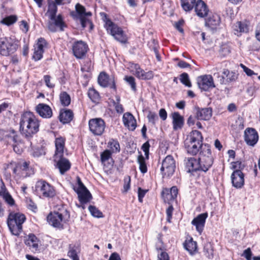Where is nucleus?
<instances>
[{"label": "nucleus", "mask_w": 260, "mask_h": 260, "mask_svg": "<svg viewBox=\"0 0 260 260\" xmlns=\"http://www.w3.org/2000/svg\"><path fill=\"white\" fill-rule=\"evenodd\" d=\"M213 161L210 146L208 144H204L200 152L198 159L194 157L188 158L186 166L189 172L202 171L206 172L211 167Z\"/></svg>", "instance_id": "1"}, {"label": "nucleus", "mask_w": 260, "mask_h": 260, "mask_svg": "<svg viewBox=\"0 0 260 260\" xmlns=\"http://www.w3.org/2000/svg\"><path fill=\"white\" fill-rule=\"evenodd\" d=\"M20 131L26 138H31L39 131L40 122L33 113L25 112L21 116Z\"/></svg>", "instance_id": "2"}, {"label": "nucleus", "mask_w": 260, "mask_h": 260, "mask_svg": "<svg viewBox=\"0 0 260 260\" xmlns=\"http://www.w3.org/2000/svg\"><path fill=\"white\" fill-rule=\"evenodd\" d=\"M55 152L53 156L54 162L59 169L61 174H63L71 168L69 161L63 157L65 139L62 137L55 139Z\"/></svg>", "instance_id": "3"}, {"label": "nucleus", "mask_w": 260, "mask_h": 260, "mask_svg": "<svg viewBox=\"0 0 260 260\" xmlns=\"http://www.w3.org/2000/svg\"><path fill=\"white\" fill-rule=\"evenodd\" d=\"M56 5L54 2L49 3L46 14L50 19L48 23V28L52 32L56 31L57 28H59L60 31H63L64 28L67 26L63 20L61 15L59 14L57 16H56L57 11Z\"/></svg>", "instance_id": "4"}, {"label": "nucleus", "mask_w": 260, "mask_h": 260, "mask_svg": "<svg viewBox=\"0 0 260 260\" xmlns=\"http://www.w3.org/2000/svg\"><path fill=\"white\" fill-rule=\"evenodd\" d=\"M203 137L200 132L192 131L184 142L185 148L188 154L196 155L204 145L203 144Z\"/></svg>", "instance_id": "5"}, {"label": "nucleus", "mask_w": 260, "mask_h": 260, "mask_svg": "<svg viewBox=\"0 0 260 260\" xmlns=\"http://www.w3.org/2000/svg\"><path fill=\"white\" fill-rule=\"evenodd\" d=\"M26 219L25 215L20 212L10 211L7 223L11 233L18 236L22 231V224Z\"/></svg>", "instance_id": "6"}, {"label": "nucleus", "mask_w": 260, "mask_h": 260, "mask_svg": "<svg viewBox=\"0 0 260 260\" xmlns=\"http://www.w3.org/2000/svg\"><path fill=\"white\" fill-rule=\"evenodd\" d=\"M18 47L16 41L10 37L0 38V54L8 56L16 51Z\"/></svg>", "instance_id": "7"}, {"label": "nucleus", "mask_w": 260, "mask_h": 260, "mask_svg": "<svg viewBox=\"0 0 260 260\" xmlns=\"http://www.w3.org/2000/svg\"><path fill=\"white\" fill-rule=\"evenodd\" d=\"M70 215L67 210L62 212H54L50 213L47 216V221L49 223L55 228H62V222H66L70 219Z\"/></svg>", "instance_id": "8"}, {"label": "nucleus", "mask_w": 260, "mask_h": 260, "mask_svg": "<svg viewBox=\"0 0 260 260\" xmlns=\"http://www.w3.org/2000/svg\"><path fill=\"white\" fill-rule=\"evenodd\" d=\"M105 27L108 31L115 40L122 44L127 43V38L121 28L114 23L110 20H107L105 23Z\"/></svg>", "instance_id": "9"}, {"label": "nucleus", "mask_w": 260, "mask_h": 260, "mask_svg": "<svg viewBox=\"0 0 260 260\" xmlns=\"http://www.w3.org/2000/svg\"><path fill=\"white\" fill-rule=\"evenodd\" d=\"M35 190L37 193L45 198H52L56 194L54 187L44 180H40L36 182Z\"/></svg>", "instance_id": "10"}, {"label": "nucleus", "mask_w": 260, "mask_h": 260, "mask_svg": "<svg viewBox=\"0 0 260 260\" xmlns=\"http://www.w3.org/2000/svg\"><path fill=\"white\" fill-rule=\"evenodd\" d=\"M176 161L173 156L167 155L162 161L160 172L163 178L170 177L175 171Z\"/></svg>", "instance_id": "11"}, {"label": "nucleus", "mask_w": 260, "mask_h": 260, "mask_svg": "<svg viewBox=\"0 0 260 260\" xmlns=\"http://www.w3.org/2000/svg\"><path fill=\"white\" fill-rule=\"evenodd\" d=\"M219 69H220L219 67H216L213 69V71L214 72V76L218 78V81L221 84H225V81L228 82L234 81L237 78V76L235 72H230L227 69L223 70V75L220 76L218 72Z\"/></svg>", "instance_id": "12"}, {"label": "nucleus", "mask_w": 260, "mask_h": 260, "mask_svg": "<svg viewBox=\"0 0 260 260\" xmlns=\"http://www.w3.org/2000/svg\"><path fill=\"white\" fill-rule=\"evenodd\" d=\"M88 125L91 132L97 136H100L103 133L106 126L104 120L101 118L89 120Z\"/></svg>", "instance_id": "13"}, {"label": "nucleus", "mask_w": 260, "mask_h": 260, "mask_svg": "<svg viewBox=\"0 0 260 260\" xmlns=\"http://www.w3.org/2000/svg\"><path fill=\"white\" fill-rule=\"evenodd\" d=\"M75 9L82 27L85 28L87 23H90L91 25H92L91 21L88 18V17L91 16V12H86L85 8L79 3L76 5ZM76 17H77V16Z\"/></svg>", "instance_id": "14"}, {"label": "nucleus", "mask_w": 260, "mask_h": 260, "mask_svg": "<svg viewBox=\"0 0 260 260\" xmlns=\"http://www.w3.org/2000/svg\"><path fill=\"white\" fill-rule=\"evenodd\" d=\"M72 50L74 56L77 58L81 59L85 56L88 50V47L87 44L84 42L77 41L73 44Z\"/></svg>", "instance_id": "15"}, {"label": "nucleus", "mask_w": 260, "mask_h": 260, "mask_svg": "<svg viewBox=\"0 0 260 260\" xmlns=\"http://www.w3.org/2000/svg\"><path fill=\"white\" fill-rule=\"evenodd\" d=\"M197 83L199 87L204 91H208L215 87L213 79L211 75H204L198 77Z\"/></svg>", "instance_id": "16"}, {"label": "nucleus", "mask_w": 260, "mask_h": 260, "mask_svg": "<svg viewBox=\"0 0 260 260\" xmlns=\"http://www.w3.org/2000/svg\"><path fill=\"white\" fill-rule=\"evenodd\" d=\"M244 140L246 144L253 146L258 140V135L253 128H247L244 131Z\"/></svg>", "instance_id": "17"}, {"label": "nucleus", "mask_w": 260, "mask_h": 260, "mask_svg": "<svg viewBox=\"0 0 260 260\" xmlns=\"http://www.w3.org/2000/svg\"><path fill=\"white\" fill-rule=\"evenodd\" d=\"M98 83L103 87L109 86L111 88L116 90V85L113 77H110L105 72H102L98 77Z\"/></svg>", "instance_id": "18"}, {"label": "nucleus", "mask_w": 260, "mask_h": 260, "mask_svg": "<svg viewBox=\"0 0 260 260\" xmlns=\"http://www.w3.org/2000/svg\"><path fill=\"white\" fill-rule=\"evenodd\" d=\"M17 138L18 136L14 129L10 131L0 129V140L7 144L11 142H17Z\"/></svg>", "instance_id": "19"}, {"label": "nucleus", "mask_w": 260, "mask_h": 260, "mask_svg": "<svg viewBox=\"0 0 260 260\" xmlns=\"http://www.w3.org/2000/svg\"><path fill=\"white\" fill-rule=\"evenodd\" d=\"M244 175L240 170L234 171L231 175L233 186L237 188H241L244 184Z\"/></svg>", "instance_id": "20"}, {"label": "nucleus", "mask_w": 260, "mask_h": 260, "mask_svg": "<svg viewBox=\"0 0 260 260\" xmlns=\"http://www.w3.org/2000/svg\"><path fill=\"white\" fill-rule=\"evenodd\" d=\"M194 11L198 17L205 18L208 15L209 9L204 1L198 0L194 5Z\"/></svg>", "instance_id": "21"}, {"label": "nucleus", "mask_w": 260, "mask_h": 260, "mask_svg": "<svg viewBox=\"0 0 260 260\" xmlns=\"http://www.w3.org/2000/svg\"><path fill=\"white\" fill-rule=\"evenodd\" d=\"M208 217L207 213L198 215L191 221V224L196 226V230L201 234L205 226L206 219Z\"/></svg>", "instance_id": "22"}, {"label": "nucleus", "mask_w": 260, "mask_h": 260, "mask_svg": "<svg viewBox=\"0 0 260 260\" xmlns=\"http://www.w3.org/2000/svg\"><path fill=\"white\" fill-rule=\"evenodd\" d=\"M37 113L42 117L49 118L52 116L51 108L47 105L40 103L36 107Z\"/></svg>", "instance_id": "23"}, {"label": "nucleus", "mask_w": 260, "mask_h": 260, "mask_svg": "<svg viewBox=\"0 0 260 260\" xmlns=\"http://www.w3.org/2000/svg\"><path fill=\"white\" fill-rule=\"evenodd\" d=\"M124 125L127 127L129 129L134 131L137 126L136 120L134 116L130 113H124L122 117Z\"/></svg>", "instance_id": "24"}, {"label": "nucleus", "mask_w": 260, "mask_h": 260, "mask_svg": "<svg viewBox=\"0 0 260 260\" xmlns=\"http://www.w3.org/2000/svg\"><path fill=\"white\" fill-rule=\"evenodd\" d=\"M221 22L220 17L217 14H213L205 21V25L212 29H215Z\"/></svg>", "instance_id": "25"}, {"label": "nucleus", "mask_w": 260, "mask_h": 260, "mask_svg": "<svg viewBox=\"0 0 260 260\" xmlns=\"http://www.w3.org/2000/svg\"><path fill=\"white\" fill-rule=\"evenodd\" d=\"M172 123L174 130L181 129L184 124V118L178 112L172 114Z\"/></svg>", "instance_id": "26"}, {"label": "nucleus", "mask_w": 260, "mask_h": 260, "mask_svg": "<svg viewBox=\"0 0 260 260\" xmlns=\"http://www.w3.org/2000/svg\"><path fill=\"white\" fill-rule=\"evenodd\" d=\"M212 116V110L210 108L197 109L196 118L198 120H208Z\"/></svg>", "instance_id": "27"}, {"label": "nucleus", "mask_w": 260, "mask_h": 260, "mask_svg": "<svg viewBox=\"0 0 260 260\" xmlns=\"http://www.w3.org/2000/svg\"><path fill=\"white\" fill-rule=\"evenodd\" d=\"M74 114L72 110L70 109L61 110L60 111L59 119L62 123H68L72 120Z\"/></svg>", "instance_id": "28"}, {"label": "nucleus", "mask_w": 260, "mask_h": 260, "mask_svg": "<svg viewBox=\"0 0 260 260\" xmlns=\"http://www.w3.org/2000/svg\"><path fill=\"white\" fill-rule=\"evenodd\" d=\"M135 76L140 79L149 80L153 78V73L152 72H145V71L141 69L138 64L135 65Z\"/></svg>", "instance_id": "29"}, {"label": "nucleus", "mask_w": 260, "mask_h": 260, "mask_svg": "<svg viewBox=\"0 0 260 260\" xmlns=\"http://www.w3.org/2000/svg\"><path fill=\"white\" fill-rule=\"evenodd\" d=\"M233 30L235 35L240 36L242 33H247L248 32L249 26L244 22L238 21L234 24Z\"/></svg>", "instance_id": "30"}, {"label": "nucleus", "mask_w": 260, "mask_h": 260, "mask_svg": "<svg viewBox=\"0 0 260 260\" xmlns=\"http://www.w3.org/2000/svg\"><path fill=\"white\" fill-rule=\"evenodd\" d=\"M76 192L80 202L82 204L89 202L92 198V196L87 189L78 190Z\"/></svg>", "instance_id": "31"}, {"label": "nucleus", "mask_w": 260, "mask_h": 260, "mask_svg": "<svg viewBox=\"0 0 260 260\" xmlns=\"http://www.w3.org/2000/svg\"><path fill=\"white\" fill-rule=\"evenodd\" d=\"M196 2V0H181V5L185 11L189 12L194 8Z\"/></svg>", "instance_id": "32"}, {"label": "nucleus", "mask_w": 260, "mask_h": 260, "mask_svg": "<svg viewBox=\"0 0 260 260\" xmlns=\"http://www.w3.org/2000/svg\"><path fill=\"white\" fill-rule=\"evenodd\" d=\"M184 247L190 254H193L197 249V242L193 241L191 238L188 241H185V243H184Z\"/></svg>", "instance_id": "33"}, {"label": "nucleus", "mask_w": 260, "mask_h": 260, "mask_svg": "<svg viewBox=\"0 0 260 260\" xmlns=\"http://www.w3.org/2000/svg\"><path fill=\"white\" fill-rule=\"evenodd\" d=\"M203 253L208 259H211L213 258V246L211 243L208 242L205 244Z\"/></svg>", "instance_id": "34"}, {"label": "nucleus", "mask_w": 260, "mask_h": 260, "mask_svg": "<svg viewBox=\"0 0 260 260\" xmlns=\"http://www.w3.org/2000/svg\"><path fill=\"white\" fill-rule=\"evenodd\" d=\"M59 99L61 105L63 106H68L71 103L70 96L66 91H63L60 93Z\"/></svg>", "instance_id": "35"}, {"label": "nucleus", "mask_w": 260, "mask_h": 260, "mask_svg": "<svg viewBox=\"0 0 260 260\" xmlns=\"http://www.w3.org/2000/svg\"><path fill=\"white\" fill-rule=\"evenodd\" d=\"M88 96L93 103H98L100 99L99 92L92 88L89 89Z\"/></svg>", "instance_id": "36"}, {"label": "nucleus", "mask_w": 260, "mask_h": 260, "mask_svg": "<svg viewBox=\"0 0 260 260\" xmlns=\"http://www.w3.org/2000/svg\"><path fill=\"white\" fill-rule=\"evenodd\" d=\"M37 242V238L34 234H30L28 239L25 241V244L37 249L38 247Z\"/></svg>", "instance_id": "37"}, {"label": "nucleus", "mask_w": 260, "mask_h": 260, "mask_svg": "<svg viewBox=\"0 0 260 260\" xmlns=\"http://www.w3.org/2000/svg\"><path fill=\"white\" fill-rule=\"evenodd\" d=\"M108 147L113 153L118 152L120 151V145L118 141L111 139L108 142Z\"/></svg>", "instance_id": "38"}, {"label": "nucleus", "mask_w": 260, "mask_h": 260, "mask_svg": "<svg viewBox=\"0 0 260 260\" xmlns=\"http://www.w3.org/2000/svg\"><path fill=\"white\" fill-rule=\"evenodd\" d=\"M138 161L139 164V169L141 172L144 174L147 171V167L143 156L141 154L138 156Z\"/></svg>", "instance_id": "39"}, {"label": "nucleus", "mask_w": 260, "mask_h": 260, "mask_svg": "<svg viewBox=\"0 0 260 260\" xmlns=\"http://www.w3.org/2000/svg\"><path fill=\"white\" fill-rule=\"evenodd\" d=\"M29 164L27 162H22L21 178H25L29 176Z\"/></svg>", "instance_id": "40"}, {"label": "nucleus", "mask_w": 260, "mask_h": 260, "mask_svg": "<svg viewBox=\"0 0 260 260\" xmlns=\"http://www.w3.org/2000/svg\"><path fill=\"white\" fill-rule=\"evenodd\" d=\"M180 80L181 82L186 86L190 87L191 83L190 81L188 75L186 73H183L180 75Z\"/></svg>", "instance_id": "41"}, {"label": "nucleus", "mask_w": 260, "mask_h": 260, "mask_svg": "<svg viewBox=\"0 0 260 260\" xmlns=\"http://www.w3.org/2000/svg\"><path fill=\"white\" fill-rule=\"evenodd\" d=\"M88 209L91 214L95 217L101 218L103 217V214L98 208L95 206L90 205L88 207Z\"/></svg>", "instance_id": "42"}, {"label": "nucleus", "mask_w": 260, "mask_h": 260, "mask_svg": "<svg viewBox=\"0 0 260 260\" xmlns=\"http://www.w3.org/2000/svg\"><path fill=\"white\" fill-rule=\"evenodd\" d=\"M147 117L149 122L151 123L152 125H155L156 122L158 120L157 114L151 111H149Z\"/></svg>", "instance_id": "43"}, {"label": "nucleus", "mask_w": 260, "mask_h": 260, "mask_svg": "<svg viewBox=\"0 0 260 260\" xmlns=\"http://www.w3.org/2000/svg\"><path fill=\"white\" fill-rule=\"evenodd\" d=\"M17 18L15 15H11L3 19L1 22L7 25L13 24L17 21Z\"/></svg>", "instance_id": "44"}, {"label": "nucleus", "mask_w": 260, "mask_h": 260, "mask_svg": "<svg viewBox=\"0 0 260 260\" xmlns=\"http://www.w3.org/2000/svg\"><path fill=\"white\" fill-rule=\"evenodd\" d=\"M168 188H164L161 192V196L165 202H169L170 201L174 200V199H172L171 193Z\"/></svg>", "instance_id": "45"}, {"label": "nucleus", "mask_w": 260, "mask_h": 260, "mask_svg": "<svg viewBox=\"0 0 260 260\" xmlns=\"http://www.w3.org/2000/svg\"><path fill=\"white\" fill-rule=\"evenodd\" d=\"M44 52V50H40V49H37L35 48L34 55L32 56L33 59L35 61L40 60L43 57V54Z\"/></svg>", "instance_id": "46"}, {"label": "nucleus", "mask_w": 260, "mask_h": 260, "mask_svg": "<svg viewBox=\"0 0 260 260\" xmlns=\"http://www.w3.org/2000/svg\"><path fill=\"white\" fill-rule=\"evenodd\" d=\"M47 46V42L46 40L43 38H40L38 39L37 43L34 46L35 48L40 49V50H44V48Z\"/></svg>", "instance_id": "47"}, {"label": "nucleus", "mask_w": 260, "mask_h": 260, "mask_svg": "<svg viewBox=\"0 0 260 260\" xmlns=\"http://www.w3.org/2000/svg\"><path fill=\"white\" fill-rule=\"evenodd\" d=\"M68 254L70 257L72 258L73 260H79L77 255V248L75 247L70 248Z\"/></svg>", "instance_id": "48"}, {"label": "nucleus", "mask_w": 260, "mask_h": 260, "mask_svg": "<svg viewBox=\"0 0 260 260\" xmlns=\"http://www.w3.org/2000/svg\"><path fill=\"white\" fill-rule=\"evenodd\" d=\"M12 170L14 174L21 178V173H22V163L19 162L15 165V167L12 168Z\"/></svg>", "instance_id": "49"}, {"label": "nucleus", "mask_w": 260, "mask_h": 260, "mask_svg": "<svg viewBox=\"0 0 260 260\" xmlns=\"http://www.w3.org/2000/svg\"><path fill=\"white\" fill-rule=\"evenodd\" d=\"M125 80L131 85L132 89L135 91L136 90V85L135 78L132 76H126Z\"/></svg>", "instance_id": "50"}, {"label": "nucleus", "mask_w": 260, "mask_h": 260, "mask_svg": "<svg viewBox=\"0 0 260 260\" xmlns=\"http://www.w3.org/2000/svg\"><path fill=\"white\" fill-rule=\"evenodd\" d=\"M111 152L109 150H105L101 155V161L103 163L111 157Z\"/></svg>", "instance_id": "51"}, {"label": "nucleus", "mask_w": 260, "mask_h": 260, "mask_svg": "<svg viewBox=\"0 0 260 260\" xmlns=\"http://www.w3.org/2000/svg\"><path fill=\"white\" fill-rule=\"evenodd\" d=\"M3 198L5 202L10 206L14 204L15 201L9 193H6L3 195Z\"/></svg>", "instance_id": "52"}, {"label": "nucleus", "mask_w": 260, "mask_h": 260, "mask_svg": "<svg viewBox=\"0 0 260 260\" xmlns=\"http://www.w3.org/2000/svg\"><path fill=\"white\" fill-rule=\"evenodd\" d=\"M123 191L126 192L130 188L131 178L126 176L124 179Z\"/></svg>", "instance_id": "53"}, {"label": "nucleus", "mask_w": 260, "mask_h": 260, "mask_svg": "<svg viewBox=\"0 0 260 260\" xmlns=\"http://www.w3.org/2000/svg\"><path fill=\"white\" fill-rule=\"evenodd\" d=\"M149 148L150 144L148 141H147L145 143H144L142 146V149L144 152L145 155L147 159H148L149 157Z\"/></svg>", "instance_id": "54"}, {"label": "nucleus", "mask_w": 260, "mask_h": 260, "mask_svg": "<svg viewBox=\"0 0 260 260\" xmlns=\"http://www.w3.org/2000/svg\"><path fill=\"white\" fill-rule=\"evenodd\" d=\"M240 66L243 70V71L246 73V74L248 76H251L253 75H256L257 74L255 73L252 70L249 69L245 65L242 63L240 64Z\"/></svg>", "instance_id": "55"}, {"label": "nucleus", "mask_w": 260, "mask_h": 260, "mask_svg": "<svg viewBox=\"0 0 260 260\" xmlns=\"http://www.w3.org/2000/svg\"><path fill=\"white\" fill-rule=\"evenodd\" d=\"M174 208L172 205H170L166 210V214H167V221L168 222H171V219L172 216V213L173 211Z\"/></svg>", "instance_id": "56"}, {"label": "nucleus", "mask_w": 260, "mask_h": 260, "mask_svg": "<svg viewBox=\"0 0 260 260\" xmlns=\"http://www.w3.org/2000/svg\"><path fill=\"white\" fill-rule=\"evenodd\" d=\"M51 77L50 75H45L44 76V80L46 85L49 88H52L54 87L55 85L54 84L51 83Z\"/></svg>", "instance_id": "57"}, {"label": "nucleus", "mask_w": 260, "mask_h": 260, "mask_svg": "<svg viewBox=\"0 0 260 260\" xmlns=\"http://www.w3.org/2000/svg\"><path fill=\"white\" fill-rule=\"evenodd\" d=\"M147 191V190L142 189L141 187L138 188V200L140 202L142 203L143 202V198Z\"/></svg>", "instance_id": "58"}, {"label": "nucleus", "mask_w": 260, "mask_h": 260, "mask_svg": "<svg viewBox=\"0 0 260 260\" xmlns=\"http://www.w3.org/2000/svg\"><path fill=\"white\" fill-rule=\"evenodd\" d=\"M170 192L171 193V196L172 197V199H175L177 196L178 194V189L177 187L175 186L172 187L170 189Z\"/></svg>", "instance_id": "59"}, {"label": "nucleus", "mask_w": 260, "mask_h": 260, "mask_svg": "<svg viewBox=\"0 0 260 260\" xmlns=\"http://www.w3.org/2000/svg\"><path fill=\"white\" fill-rule=\"evenodd\" d=\"M77 182L78 184V187L77 189L74 188V190L76 192L78 190H83L87 189V188L85 186L83 183L82 182L80 178L79 177L77 178Z\"/></svg>", "instance_id": "60"}, {"label": "nucleus", "mask_w": 260, "mask_h": 260, "mask_svg": "<svg viewBox=\"0 0 260 260\" xmlns=\"http://www.w3.org/2000/svg\"><path fill=\"white\" fill-rule=\"evenodd\" d=\"M114 106L115 107V109L116 111L118 113H122L124 111V109L123 106L120 103H116V102H114L113 103Z\"/></svg>", "instance_id": "61"}, {"label": "nucleus", "mask_w": 260, "mask_h": 260, "mask_svg": "<svg viewBox=\"0 0 260 260\" xmlns=\"http://www.w3.org/2000/svg\"><path fill=\"white\" fill-rule=\"evenodd\" d=\"M243 255L244 256V257L246 258L247 260L251 259L252 253L249 248L246 249L244 251Z\"/></svg>", "instance_id": "62"}, {"label": "nucleus", "mask_w": 260, "mask_h": 260, "mask_svg": "<svg viewBox=\"0 0 260 260\" xmlns=\"http://www.w3.org/2000/svg\"><path fill=\"white\" fill-rule=\"evenodd\" d=\"M158 258L159 260H169V257L168 253L166 252H161L158 255Z\"/></svg>", "instance_id": "63"}, {"label": "nucleus", "mask_w": 260, "mask_h": 260, "mask_svg": "<svg viewBox=\"0 0 260 260\" xmlns=\"http://www.w3.org/2000/svg\"><path fill=\"white\" fill-rule=\"evenodd\" d=\"M109 260H121V258L118 253L113 252L110 256Z\"/></svg>", "instance_id": "64"}]
</instances>
